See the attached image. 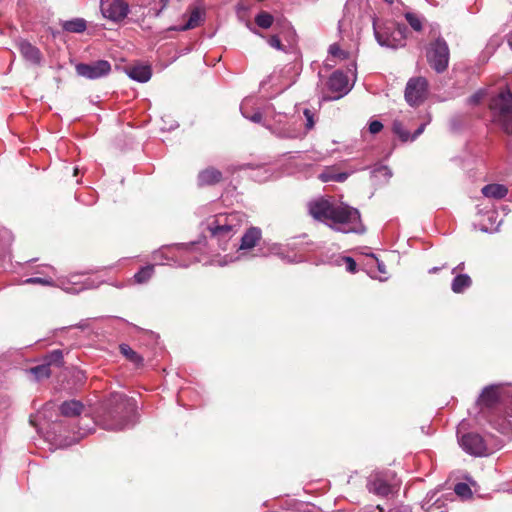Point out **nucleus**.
<instances>
[{
	"label": "nucleus",
	"mask_w": 512,
	"mask_h": 512,
	"mask_svg": "<svg viewBox=\"0 0 512 512\" xmlns=\"http://www.w3.org/2000/svg\"><path fill=\"white\" fill-rule=\"evenodd\" d=\"M75 70L79 76L93 80L107 76L111 71V64L107 60H97L92 63H79Z\"/></svg>",
	"instance_id": "obj_9"
},
{
	"label": "nucleus",
	"mask_w": 512,
	"mask_h": 512,
	"mask_svg": "<svg viewBox=\"0 0 512 512\" xmlns=\"http://www.w3.org/2000/svg\"><path fill=\"white\" fill-rule=\"evenodd\" d=\"M102 15L114 22L123 20L129 13V5L125 0H100Z\"/></svg>",
	"instance_id": "obj_10"
},
{
	"label": "nucleus",
	"mask_w": 512,
	"mask_h": 512,
	"mask_svg": "<svg viewBox=\"0 0 512 512\" xmlns=\"http://www.w3.org/2000/svg\"><path fill=\"white\" fill-rule=\"evenodd\" d=\"M439 270H440V268H438V267H433V268H431V269L429 270V273L434 274V273L438 272Z\"/></svg>",
	"instance_id": "obj_47"
},
{
	"label": "nucleus",
	"mask_w": 512,
	"mask_h": 512,
	"mask_svg": "<svg viewBox=\"0 0 512 512\" xmlns=\"http://www.w3.org/2000/svg\"><path fill=\"white\" fill-rule=\"evenodd\" d=\"M84 409V405L78 400L65 401L60 406L61 414L65 417L79 416Z\"/></svg>",
	"instance_id": "obj_21"
},
{
	"label": "nucleus",
	"mask_w": 512,
	"mask_h": 512,
	"mask_svg": "<svg viewBox=\"0 0 512 512\" xmlns=\"http://www.w3.org/2000/svg\"><path fill=\"white\" fill-rule=\"evenodd\" d=\"M454 492L458 496L463 497V498H469L472 495V491H471V488L469 487V485L466 483H463V482H459L455 485Z\"/></svg>",
	"instance_id": "obj_32"
},
{
	"label": "nucleus",
	"mask_w": 512,
	"mask_h": 512,
	"mask_svg": "<svg viewBox=\"0 0 512 512\" xmlns=\"http://www.w3.org/2000/svg\"><path fill=\"white\" fill-rule=\"evenodd\" d=\"M273 22H274L273 16L266 11H261L255 17V23L257 24V26H259L260 28H263V29L270 28L272 26Z\"/></svg>",
	"instance_id": "obj_26"
},
{
	"label": "nucleus",
	"mask_w": 512,
	"mask_h": 512,
	"mask_svg": "<svg viewBox=\"0 0 512 512\" xmlns=\"http://www.w3.org/2000/svg\"><path fill=\"white\" fill-rule=\"evenodd\" d=\"M205 10L195 6L191 9L188 21L180 27H172L170 30L186 31L198 27L204 21Z\"/></svg>",
	"instance_id": "obj_16"
},
{
	"label": "nucleus",
	"mask_w": 512,
	"mask_h": 512,
	"mask_svg": "<svg viewBox=\"0 0 512 512\" xmlns=\"http://www.w3.org/2000/svg\"><path fill=\"white\" fill-rule=\"evenodd\" d=\"M378 268H379V271L382 272V273H385V266L383 264H378Z\"/></svg>",
	"instance_id": "obj_48"
},
{
	"label": "nucleus",
	"mask_w": 512,
	"mask_h": 512,
	"mask_svg": "<svg viewBox=\"0 0 512 512\" xmlns=\"http://www.w3.org/2000/svg\"><path fill=\"white\" fill-rule=\"evenodd\" d=\"M248 104H249L248 100L243 101V103L241 104L240 110H241L242 115L246 119H249L250 121H252L254 123H261V121H262V114L259 111H257L253 115H250L248 113V111H247Z\"/></svg>",
	"instance_id": "obj_30"
},
{
	"label": "nucleus",
	"mask_w": 512,
	"mask_h": 512,
	"mask_svg": "<svg viewBox=\"0 0 512 512\" xmlns=\"http://www.w3.org/2000/svg\"><path fill=\"white\" fill-rule=\"evenodd\" d=\"M458 443L467 454L474 457H485L503 446V442L491 434L477 432H458Z\"/></svg>",
	"instance_id": "obj_3"
},
{
	"label": "nucleus",
	"mask_w": 512,
	"mask_h": 512,
	"mask_svg": "<svg viewBox=\"0 0 512 512\" xmlns=\"http://www.w3.org/2000/svg\"><path fill=\"white\" fill-rule=\"evenodd\" d=\"M30 373L35 377L36 380H42L48 378L51 375L49 364H41L30 369Z\"/></svg>",
	"instance_id": "obj_27"
},
{
	"label": "nucleus",
	"mask_w": 512,
	"mask_h": 512,
	"mask_svg": "<svg viewBox=\"0 0 512 512\" xmlns=\"http://www.w3.org/2000/svg\"><path fill=\"white\" fill-rule=\"evenodd\" d=\"M159 254H160V252H156V253L154 254V259H158V255H159Z\"/></svg>",
	"instance_id": "obj_50"
},
{
	"label": "nucleus",
	"mask_w": 512,
	"mask_h": 512,
	"mask_svg": "<svg viewBox=\"0 0 512 512\" xmlns=\"http://www.w3.org/2000/svg\"><path fill=\"white\" fill-rule=\"evenodd\" d=\"M347 178V174L346 173H338V174H329V173H322L320 175V179L323 181V182H327V181H330V180H334L336 182H343L345 181Z\"/></svg>",
	"instance_id": "obj_33"
},
{
	"label": "nucleus",
	"mask_w": 512,
	"mask_h": 512,
	"mask_svg": "<svg viewBox=\"0 0 512 512\" xmlns=\"http://www.w3.org/2000/svg\"><path fill=\"white\" fill-rule=\"evenodd\" d=\"M387 477L388 475L382 472L371 474L367 482V488L369 492L382 497H386L391 494L393 488L392 485L388 482Z\"/></svg>",
	"instance_id": "obj_12"
},
{
	"label": "nucleus",
	"mask_w": 512,
	"mask_h": 512,
	"mask_svg": "<svg viewBox=\"0 0 512 512\" xmlns=\"http://www.w3.org/2000/svg\"><path fill=\"white\" fill-rule=\"evenodd\" d=\"M154 266L148 265L141 268L135 275L134 278L137 283H145L147 282L153 275Z\"/></svg>",
	"instance_id": "obj_28"
},
{
	"label": "nucleus",
	"mask_w": 512,
	"mask_h": 512,
	"mask_svg": "<svg viewBox=\"0 0 512 512\" xmlns=\"http://www.w3.org/2000/svg\"><path fill=\"white\" fill-rule=\"evenodd\" d=\"M63 31L68 33H83L87 29V22L83 18H74L61 22Z\"/></svg>",
	"instance_id": "obj_22"
},
{
	"label": "nucleus",
	"mask_w": 512,
	"mask_h": 512,
	"mask_svg": "<svg viewBox=\"0 0 512 512\" xmlns=\"http://www.w3.org/2000/svg\"><path fill=\"white\" fill-rule=\"evenodd\" d=\"M45 363L51 365L61 366L63 363V352L59 349L50 352L46 358Z\"/></svg>",
	"instance_id": "obj_29"
},
{
	"label": "nucleus",
	"mask_w": 512,
	"mask_h": 512,
	"mask_svg": "<svg viewBox=\"0 0 512 512\" xmlns=\"http://www.w3.org/2000/svg\"><path fill=\"white\" fill-rule=\"evenodd\" d=\"M508 44H509L510 48L512 49V33L510 34V36L508 38Z\"/></svg>",
	"instance_id": "obj_49"
},
{
	"label": "nucleus",
	"mask_w": 512,
	"mask_h": 512,
	"mask_svg": "<svg viewBox=\"0 0 512 512\" xmlns=\"http://www.w3.org/2000/svg\"><path fill=\"white\" fill-rule=\"evenodd\" d=\"M377 509H378L380 512H383V508H382L380 505H377Z\"/></svg>",
	"instance_id": "obj_51"
},
{
	"label": "nucleus",
	"mask_w": 512,
	"mask_h": 512,
	"mask_svg": "<svg viewBox=\"0 0 512 512\" xmlns=\"http://www.w3.org/2000/svg\"><path fill=\"white\" fill-rule=\"evenodd\" d=\"M507 193L508 189L502 184H488L482 188V194L488 198L502 199Z\"/></svg>",
	"instance_id": "obj_23"
},
{
	"label": "nucleus",
	"mask_w": 512,
	"mask_h": 512,
	"mask_svg": "<svg viewBox=\"0 0 512 512\" xmlns=\"http://www.w3.org/2000/svg\"><path fill=\"white\" fill-rule=\"evenodd\" d=\"M472 280L467 274H458L454 277L451 283V289L454 293H462L465 289L469 288Z\"/></svg>",
	"instance_id": "obj_24"
},
{
	"label": "nucleus",
	"mask_w": 512,
	"mask_h": 512,
	"mask_svg": "<svg viewBox=\"0 0 512 512\" xmlns=\"http://www.w3.org/2000/svg\"><path fill=\"white\" fill-rule=\"evenodd\" d=\"M329 53L334 57H339L342 59L346 58V53L343 50H341L338 44L335 43L330 45Z\"/></svg>",
	"instance_id": "obj_39"
},
{
	"label": "nucleus",
	"mask_w": 512,
	"mask_h": 512,
	"mask_svg": "<svg viewBox=\"0 0 512 512\" xmlns=\"http://www.w3.org/2000/svg\"><path fill=\"white\" fill-rule=\"evenodd\" d=\"M405 18H406L407 22L409 23V25L415 31H420L422 29V20L417 14L412 13V12H407L405 14Z\"/></svg>",
	"instance_id": "obj_31"
},
{
	"label": "nucleus",
	"mask_w": 512,
	"mask_h": 512,
	"mask_svg": "<svg viewBox=\"0 0 512 512\" xmlns=\"http://www.w3.org/2000/svg\"><path fill=\"white\" fill-rule=\"evenodd\" d=\"M374 172L381 173L383 176H385L388 179L392 176V172L387 166H381L380 168L375 169Z\"/></svg>",
	"instance_id": "obj_43"
},
{
	"label": "nucleus",
	"mask_w": 512,
	"mask_h": 512,
	"mask_svg": "<svg viewBox=\"0 0 512 512\" xmlns=\"http://www.w3.org/2000/svg\"><path fill=\"white\" fill-rule=\"evenodd\" d=\"M243 215L239 212L223 213L210 217L205 226L211 238L215 239L223 249L228 240L240 229Z\"/></svg>",
	"instance_id": "obj_2"
},
{
	"label": "nucleus",
	"mask_w": 512,
	"mask_h": 512,
	"mask_svg": "<svg viewBox=\"0 0 512 512\" xmlns=\"http://www.w3.org/2000/svg\"><path fill=\"white\" fill-rule=\"evenodd\" d=\"M329 226L342 233H361L364 231L357 209L348 205H336Z\"/></svg>",
	"instance_id": "obj_5"
},
{
	"label": "nucleus",
	"mask_w": 512,
	"mask_h": 512,
	"mask_svg": "<svg viewBox=\"0 0 512 512\" xmlns=\"http://www.w3.org/2000/svg\"><path fill=\"white\" fill-rule=\"evenodd\" d=\"M478 403L481 409H493L502 404L506 413L512 416V386L490 385L484 388Z\"/></svg>",
	"instance_id": "obj_6"
},
{
	"label": "nucleus",
	"mask_w": 512,
	"mask_h": 512,
	"mask_svg": "<svg viewBox=\"0 0 512 512\" xmlns=\"http://www.w3.org/2000/svg\"><path fill=\"white\" fill-rule=\"evenodd\" d=\"M386 2L392 4L394 2V0H385Z\"/></svg>",
	"instance_id": "obj_52"
},
{
	"label": "nucleus",
	"mask_w": 512,
	"mask_h": 512,
	"mask_svg": "<svg viewBox=\"0 0 512 512\" xmlns=\"http://www.w3.org/2000/svg\"><path fill=\"white\" fill-rule=\"evenodd\" d=\"M393 131L400 136L403 141L409 139V133L403 129V126L400 122L395 121L393 123Z\"/></svg>",
	"instance_id": "obj_37"
},
{
	"label": "nucleus",
	"mask_w": 512,
	"mask_h": 512,
	"mask_svg": "<svg viewBox=\"0 0 512 512\" xmlns=\"http://www.w3.org/2000/svg\"><path fill=\"white\" fill-rule=\"evenodd\" d=\"M154 7L151 10L154 11L155 16H159L162 10L166 7L168 0H152Z\"/></svg>",
	"instance_id": "obj_38"
},
{
	"label": "nucleus",
	"mask_w": 512,
	"mask_h": 512,
	"mask_svg": "<svg viewBox=\"0 0 512 512\" xmlns=\"http://www.w3.org/2000/svg\"><path fill=\"white\" fill-rule=\"evenodd\" d=\"M345 262L347 264V270L349 272H355L356 271V262L351 257H345Z\"/></svg>",
	"instance_id": "obj_44"
},
{
	"label": "nucleus",
	"mask_w": 512,
	"mask_h": 512,
	"mask_svg": "<svg viewBox=\"0 0 512 512\" xmlns=\"http://www.w3.org/2000/svg\"><path fill=\"white\" fill-rule=\"evenodd\" d=\"M328 89L337 93L333 99H339L349 91L347 76L341 71H335L331 74L327 82Z\"/></svg>",
	"instance_id": "obj_13"
},
{
	"label": "nucleus",
	"mask_w": 512,
	"mask_h": 512,
	"mask_svg": "<svg viewBox=\"0 0 512 512\" xmlns=\"http://www.w3.org/2000/svg\"><path fill=\"white\" fill-rule=\"evenodd\" d=\"M463 267H464V263L462 262L452 269V273L455 274L457 271L462 270Z\"/></svg>",
	"instance_id": "obj_46"
},
{
	"label": "nucleus",
	"mask_w": 512,
	"mask_h": 512,
	"mask_svg": "<svg viewBox=\"0 0 512 512\" xmlns=\"http://www.w3.org/2000/svg\"><path fill=\"white\" fill-rule=\"evenodd\" d=\"M18 49L21 55L32 64H39L42 59L40 50L26 40H21L18 43Z\"/></svg>",
	"instance_id": "obj_15"
},
{
	"label": "nucleus",
	"mask_w": 512,
	"mask_h": 512,
	"mask_svg": "<svg viewBox=\"0 0 512 512\" xmlns=\"http://www.w3.org/2000/svg\"><path fill=\"white\" fill-rule=\"evenodd\" d=\"M120 352L126 357L127 360L135 364L136 366H141L143 364V358L136 351H134L129 345L121 344Z\"/></svg>",
	"instance_id": "obj_25"
},
{
	"label": "nucleus",
	"mask_w": 512,
	"mask_h": 512,
	"mask_svg": "<svg viewBox=\"0 0 512 512\" xmlns=\"http://www.w3.org/2000/svg\"><path fill=\"white\" fill-rule=\"evenodd\" d=\"M427 61L437 73H442L447 69L449 48L444 39L438 38L430 44L427 50Z\"/></svg>",
	"instance_id": "obj_7"
},
{
	"label": "nucleus",
	"mask_w": 512,
	"mask_h": 512,
	"mask_svg": "<svg viewBox=\"0 0 512 512\" xmlns=\"http://www.w3.org/2000/svg\"><path fill=\"white\" fill-rule=\"evenodd\" d=\"M262 237V231L258 227H250L241 238L240 250H249L254 248Z\"/></svg>",
	"instance_id": "obj_17"
},
{
	"label": "nucleus",
	"mask_w": 512,
	"mask_h": 512,
	"mask_svg": "<svg viewBox=\"0 0 512 512\" xmlns=\"http://www.w3.org/2000/svg\"><path fill=\"white\" fill-rule=\"evenodd\" d=\"M268 44L274 49L284 51V47L277 35H273L268 39Z\"/></svg>",
	"instance_id": "obj_40"
},
{
	"label": "nucleus",
	"mask_w": 512,
	"mask_h": 512,
	"mask_svg": "<svg viewBox=\"0 0 512 512\" xmlns=\"http://www.w3.org/2000/svg\"><path fill=\"white\" fill-rule=\"evenodd\" d=\"M303 114L305 116L306 122H305V134L314 128L315 120H314V113L310 109H304Z\"/></svg>",
	"instance_id": "obj_34"
},
{
	"label": "nucleus",
	"mask_w": 512,
	"mask_h": 512,
	"mask_svg": "<svg viewBox=\"0 0 512 512\" xmlns=\"http://www.w3.org/2000/svg\"><path fill=\"white\" fill-rule=\"evenodd\" d=\"M489 106L493 121L505 133L512 134V92L509 89L502 90L490 100Z\"/></svg>",
	"instance_id": "obj_4"
},
{
	"label": "nucleus",
	"mask_w": 512,
	"mask_h": 512,
	"mask_svg": "<svg viewBox=\"0 0 512 512\" xmlns=\"http://www.w3.org/2000/svg\"><path fill=\"white\" fill-rule=\"evenodd\" d=\"M495 428L504 435H509L512 433V425L507 419H502L499 426L495 425Z\"/></svg>",
	"instance_id": "obj_36"
},
{
	"label": "nucleus",
	"mask_w": 512,
	"mask_h": 512,
	"mask_svg": "<svg viewBox=\"0 0 512 512\" xmlns=\"http://www.w3.org/2000/svg\"><path fill=\"white\" fill-rule=\"evenodd\" d=\"M221 179L222 173L212 167L201 171L198 175V182L201 186L216 184L220 182Z\"/></svg>",
	"instance_id": "obj_19"
},
{
	"label": "nucleus",
	"mask_w": 512,
	"mask_h": 512,
	"mask_svg": "<svg viewBox=\"0 0 512 512\" xmlns=\"http://www.w3.org/2000/svg\"><path fill=\"white\" fill-rule=\"evenodd\" d=\"M309 214L318 221L327 223L331 221L336 205L325 198H317L308 203Z\"/></svg>",
	"instance_id": "obj_11"
},
{
	"label": "nucleus",
	"mask_w": 512,
	"mask_h": 512,
	"mask_svg": "<svg viewBox=\"0 0 512 512\" xmlns=\"http://www.w3.org/2000/svg\"><path fill=\"white\" fill-rule=\"evenodd\" d=\"M135 411L134 401L123 394H112L108 399L100 424L110 431H120L126 428Z\"/></svg>",
	"instance_id": "obj_1"
},
{
	"label": "nucleus",
	"mask_w": 512,
	"mask_h": 512,
	"mask_svg": "<svg viewBox=\"0 0 512 512\" xmlns=\"http://www.w3.org/2000/svg\"><path fill=\"white\" fill-rule=\"evenodd\" d=\"M425 129V124H422L413 134V136L411 137V140H414L416 139L419 135H421L423 133Z\"/></svg>",
	"instance_id": "obj_45"
},
{
	"label": "nucleus",
	"mask_w": 512,
	"mask_h": 512,
	"mask_svg": "<svg viewBox=\"0 0 512 512\" xmlns=\"http://www.w3.org/2000/svg\"><path fill=\"white\" fill-rule=\"evenodd\" d=\"M277 122L278 125L270 129L272 133L276 135L278 138L295 139L303 137L305 135V132H302L299 128L295 127L294 124L280 126L281 120H278Z\"/></svg>",
	"instance_id": "obj_14"
},
{
	"label": "nucleus",
	"mask_w": 512,
	"mask_h": 512,
	"mask_svg": "<svg viewBox=\"0 0 512 512\" xmlns=\"http://www.w3.org/2000/svg\"><path fill=\"white\" fill-rule=\"evenodd\" d=\"M373 30H374L375 38H376L377 42L379 43V45H381L383 47H391V48L396 47L393 44V41L390 37V32H389L390 29L387 27L381 28L376 19L373 20Z\"/></svg>",
	"instance_id": "obj_18"
},
{
	"label": "nucleus",
	"mask_w": 512,
	"mask_h": 512,
	"mask_svg": "<svg viewBox=\"0 0 512 512\" xmlns=\"http://www.w3.org/2000/svg\"><path fill=\"white\" fill-rule=\"evenodd\" d=\"M382 129H383V124L378 120H374L369 123V131L371 134H377Z\"/></svg>",
	"instance_id": "obj_41"
},
{
	"label": "nucleus",
	"mask_w": 512,
	"mask_h": 512,
	"mask_svg": "<svg viewBox=\"0 0 512 512\" xmlns=\"http://www.w3.org/2000/svg\"><path fill=\"white\" fill-rule=\"evenodd\" d=\"M485 93L484 91L482 90H479L477 91L476 93H474L470 98H469V102L473 105H476L478 103H480L484 97Z\"/></svg>",
	"instance_id": "obj_42"
},
{
	"label": "nucleus",
	"mask_w": 512,
	"mask_h": 512,
	"mask_svg": "<svg viewBox=\"0 0 512 512\" xmlns=\"http://www.w3.org/2000/svg\"><path fill=\"white\" fill-rule=\"evenodd\" d=\"M428 95V81L424 77L411 78L405 88V99L410 106H418Z\"/></svg>",
	"instance_id": "obj_8"
},
{
	"label": "nucleus",
	"mask_w": 512,
	"mask_h": 512,
	"mask_svg": "<svg viewBox=\"0 0 512 512\" xmlns=\"http://www.w3.org/2000/svg\"><path fill=\"white\" fill-rule=\"evenodd\" d=\"M128 76L138 82L145 83L152 76L151 68L147 65H137L129 68Z\"/></svg>",
	"instance_id": "obj_20"
},
{
	"label": "nucleus",
	"mask_w": 512,
	"mask_h": 512,
	"mask_svg": "<svg viewBox=\"0 0 512 512\" xmlns=\"http://www.w3.org/2000/svg\"><path fill=\"white\" fill-rule=\"evenodd\" d=\"M24 283L25 284H40V285H45V286H51V285H53V280L47 279V278H41V277H31V278H27L24 281Z\"/></svg>",
	"instance_id": "obj_35"
}]
</instances>
